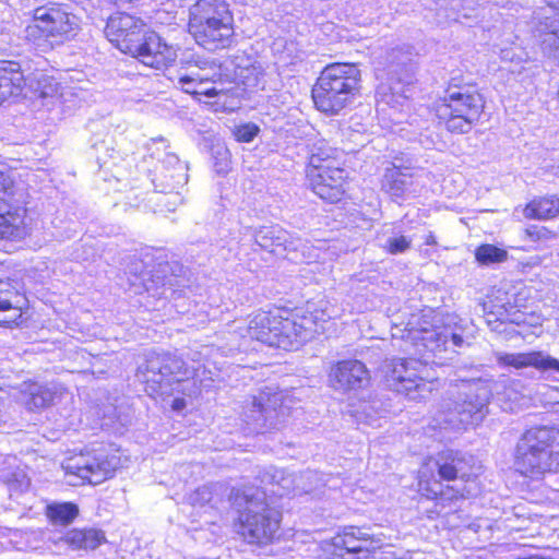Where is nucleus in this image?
Returning a JSON list of instances; mask_svg holds the SVG:
<instances>
[{
  "label": "nucleus",
  "mask_w": 559,
  "mask_h": 559,
  "mask_svg": "<svg viewBox=\"0 0 559 559\" xmlns=\"http://www.w3.org/2000/svg\"><path fill=\"white\" fill-rule=\"evenodd\" d=\"M26 78L21 63L15 60H0V105L14 103L24 93Z\"/></svg>",
  "instance_id": "nucleus-22"
},
{
  "label": "nucleus",
  "mask_w": 559,
  "mask_h": 559,
  "mask_svg": "<svg viewBox=\"0 0 559 559\" xmlns=\"http://www.w3.org/2000/svg\"><path fill=\"white\" fill-rule=\"evenodd\" d=\"M412 239L406 236L390 237L386 240L385 249L391 254L403 253L411 248Z\"/></svg>",
  "instance_id": "nucleus-38"
},
{
  "label": "nucleus",
  "mask_w": 559,
  "mask_h": 559,
  "mask_svg": "<svg viewBox=\"0 0 559 559\" xmlns=\"http://www.w3.org/2000/svg\"><path fill=\"white\" fill-rule=\"evenodd\" d=\"M182 90L197 100L201 96L219 95L240 97L255 88L259 84V72L252 66L238 68L233 78H218L210 81L201 76L183 75L179 79Z\"/></svg>",
  "instance_id": "nucleus-11"
},
{
  "label": "nucleus",
  "mask_w": 559,
  "mask_h": 559,
  "mask_svg": "<svg viewBox=\"0 0 559 559\" xmlns=\"http://www.w3.org/2000/svg\"><path fill=\"white\" fill-rule=\"evenodd\" d=\"M254 241L261 249L275 252L277 248L297 250L300 240L280 226H264L255 230Z\"/></svg>",
  "instance_id": "nucleus-26"
},
{
  "label": "nucleus",
  "mask_w": 559,
  "mask_h": 559,
  "mask_svg": "<svg viewBox=\"0 0 559 559\" xmlns=\"http://www.w3.org/2000/svg\"><path fill=\"white\" fill-rule=\"evenodd\" d=\"M14 199V186L11 178L0 171V201Z\"/></svg>",
  "instance_id": "nucleus-39"
},
{
  "label": "nucleus",
  "mask_w": 559,
  "mask_h": 559,
  "mask_svg": "<svg viewBox=\"0 0 559 559\" xmlns=\"http://www.w3.org/2000/svg\"><path fill=\"white\" fill-rule=\"evenodd\" d=\"M382 372L390 389L413 401L426 399L435 388V379L430 377L427 364L419 359H388Z\"/></svg>",
  "instance_id": "nucleus-8"
},
{
  "label": "nucleus",
  "mask_w": 559,
  "mask_h": 559,
  "mask_svg": "<svg viewBox=\"0 0 559 559\" xmlns=\"http://www.w3.org/2000/svg\"><path fill=\"white\" fill-rule=\"evenodd\" d=\"M290 400L283 391L265 388L259 395L252 396L243 407V421L253 432L277 429L289 415Z\"/></svg>",
  "instance_id": "nucleus-12"
},
{
  "label": "nucleus",
  "mask_w": 559,
  "mask_h": 559,
  "mask_svg": "<svg viewBox=\"0 0 559 559\" xmlns=\"http://www.w3.org/2000/svg\"><path fill=\"white\" fill-rule=\"evenodd\" d=\"M214 485H204L199 487L190 495L189 500L192 506H205L211 502L214 493Z\"/></svg>",
  "instance_id": "nucleus-37"
},
{
  "label": "nucleus",
  "mask_w": 559,
  "mask_h": 559,
  "mask_svg": "<svg viewBox=\"0 0 559 559\" xmlns=\"http://www.w3.org/2000/svg\"><path fill=\"white\" fill-rule=\"evenodd\" d=\"M559 214V198L543 197L532 200L523 210L528 219H550Z\"/></svg>",
  "instance_id": "nucleus-28"
},
{
  "label": "nucleus",
  "mask_w": 559,
  "mask_h": 559,
  "mask_svg": "<svg viewBox=\"0 0 559 559\" xmlns=\"http://www.w3.org/2000/svg\"><path fill=\"white\" fill-rule=\"evenodd\" d=\"M60 394L56 386L36 382L23 383L20 401L28 411H39L52 405Z\"/></svg>",
  "instance_id": "nucleus-25"
},
{
  "label": "nucleus",
  "mask_w": 559,
  "mask_h": 559,
  "mask_svg": "<svg viewBox=\"0 0 559 559\" xmlns=\"http://www.w3.org/2000/svg\"><path fill=\"white\" fill-rule=\"evenodd\" d=\"M165 163L173 166V169H166L157 178L159 183L156 185V188H159L160 193L170 194L171 201L168 203L177 205L181 202V197L179 192L175 191L188 182V167L176 155H168Z\"/></svg>",
  "instance_id": "nucleus-23"
},
{
  "label": "nucleus",
  "mask_w": 559,
  "mask_h": 559,
  "mask_svg": "<svg viewBox=\"0 0 559 559\" xmlns=\"http://www.w3.org/2000/svg\"><path fill=\"white\" fill-rule=\"evenodd\" d=\"M338 559H377L376 550L381 547V540L360 527H348L343 534L333 538Z\"/></svg>",
  "instance_id": "nucleus-17"
},
{
  "label": "nucleus",
  "mask_w": 559,
  "mask_h": 559,
  "mask_svg": "<svg viewBox=\"0 0 559 559\" xmlns=\"http://www.w3.org/2000/svg\"><path fill=\"white\" fill-rule=\"evenodd\" d=\"M323 111L326 116H333L338 114V110H336L335 107L333 106L325 107Z\"/></svg>",
  "instance_id": "nucleus-42"
},
{
  "label": "nucleus",
  "mask_w": 559,
  "mask_h": 559,
  "mask_svg": "<svg viewBox=\"0 0 559 559\" xmlns=\"http://www.w3.org/2000/svg\"><path fill=\"white\" fill-rule=\"evenodd\" d=\"M237 504L243 507L239 510L238 534L249 544H269L278 531L281 514L270 507L265 491L247 488L237 498Z\"/></svg>",
  "instance_id": "nucleus-6"
},
{
  "label": "nucleus",
  "mask_w": 559,
  "mask_h": 559,
  "mask_svg": "<svg viewBox=\"0 0 559 559\" xmlns=\"http://www.w3.org/2000/svg\"><path fill=\"white\" fill-rule=\"evenodd\" d=\"M425 243L428 246L437 245L436 236L432 233H429L425 238Z\"/></svg>",
  "instance_id": "nucleus-41"
},
{
  "label": "nucleus",
  "mask_w": 559,
  "mask_h": 559,
  "mask_svg": "<svg viewBox=\"0 0 559 559\" xmlns=\"http://www.w3.org/2000/svg\"><path fill=\"white\" fill-rule=\"evenodd\" d=\"M214 157L218 159L215 163V168L217 173H225L228 169V150L224 146H217L214 151Z\"/></svg>",
  "instance_id": "nucleus-40"
},
{
  "label": "nucleus",
  "mask_w": 559,
  "mask_h": 559,
  "mask_svg": "<svg viewBox=\"0 0 559 559\" xmlns=\"http://www.w3.org/2000/svg\"><path fill=\"white\" fill-rule=\"evenodd\" d=\"M328 165H338L337 150L325 140H318L311 144L307 170H319Z\"/></svg>",
  "instance_id": "nucleus-29"
},
{
  "label": "nucleus",
  "mask_w": 559,
  "mask_h": 559,
  "mask_svg": "<svg viewBox=\"0 0 559 559\" xmlns=\"http://www.w3.org/2000/svg\"><path fill=\"white\" fill-rule=\"evenodd\" d=\"M148 29L142 17L117 11L107 19L104 33L119 51L130 56Z\"/></svg>",
  "instance_id": "nucleus-14"
},
{
  "label": "nucleus",
  "mask_w": 559,
  "mask_h": 559,
  "mask_svg": "<svg viewBox=\"0 0 559 559\" xmlns=\"http://www.w3.org/2000/svg\"><path fill=\"white\" fill-rule=\"evenodd\" d=\"M78 514V506L71 502L51 503L46 509V515L52 524L68 525Z\"/></svg>",
  "instance_id": "nucleus-33"
},
{
  "label": "nucleus",
  "mask_w": 559,
  "mask_h": 559,
  "mask_svg": "<svg viewBox=\"0 0 559 559\" xmlns=\"http://www.w3.org/2000/svg\"><path fill=\"white\" fill-rule=\"evenodd\" d=\"M130 57L136 59L144 67L166 70L176 63L178 53L174 45L150 28Z\"/></svg>",
  "instance_id": "nucleus-15"
},
{
  "label": "nucleus",
  "mask_w": 559,
  "mask_h": 559,
  "mask_svg": "<svg viewBox=\"0 0 559 559\" xmlns=\"http://www.w3.org/2000/svg\"><path fill=\"white\" fill-rule=\"evenodd\" d=\"M173 406H174V408H177V409L182 407L183 406V400L175 399Z\"/></svg>",
  "instance_id": "nucleus-44"
},
{
  "label": "nucleus",
  "mask_w": 559,
  "mask_h": 559,
  "mask_svg": "<svg viewBox=\"0 0 559 559\" xmlns=\"http://www.w3.org/2000/svg\"><path fill=\"white\" fill-rule=\"evenodd\" d=\"M210 350L209 346H203L202 352L191 353L190 359L199 364L192 368H188L175 354L150 353L139 366L136 376L145 384L146 393L154 399L169 396L175 392L197 394L214 381V373L204 362L200 364Z\"/></svg>",
  "instance_id": "nucleus-2"
},
{
  "label": "nucleus",
  "mask_w": 559,
  "mask_h": 559,
  "mask_svg": "<svg viewBox=\"0 0 559 559\" xmlns=\"http://www.w3.org/2000/svg\"><path fill=\"white\" fill-rule=\"evenodd\" d=\"M260 129L252 122L236 124L231 128V133L236 141L249 143L258 135Z\"/></svg>",
  "instance_id": "nucleus-35"
},
{
  "label": "nucleus",
  "mask_w": 559,
  "mask_h": 559,
  "mask_svg": "<svg viewBox=\"0 0 559 559\" xmlns=\"http://www.w3.org/2000/svg\"><path fill=\"white\" fill-rule=\"evenodd\" d=\"M26 299L9 280H0V325L19 326L23 320Z\"/></svg>",
  "instance_id": "nucleus-21"
},
{
  "label": "nucleus",
  "mask_w": 559,
  "mask_h": 559,
  "mask_svg": "<svg viewBox=\"0 0 559 559\" xmlns=\"http://www.w3.org/2000/svg\"><path fill=\"white\" fill-rule=\"evenodd\" d=\"M80 31V20L68 4L47 2L31 11L23 39L36 50L48 52L74 40Z\"/></svg>",
  "instance_id": "nucleus-4"
},
{
  "label": "nucleus",
  "mask_w": 559,
  "mask_h": 559,
  "mask_svg": "<svg viewBox=\"0 0 559 559\" xmlns=\"http://www.w3.org/2000/svg\"><path fill=\"white\" fill-rule=\"evenodd\" d=\"M548 7L559 10V0H544Z\"/></svg>",
  "instance_id": "nucleus-43"
},
{
  "label": "nucleus",
  "mask_w": 559,
  "mask_h": 559,
  "mask_svg": "<svg viewBox=\"0 0 559 559\" xmlns=\"http://www.w3.org/2000/svg\"><path fill=\"white\" fill-rule=\"evenodd\" d=\"M496 361L501 368L523 369L533 367L550 376H559V360L544 352L495 353Z\"/></svg>",
  "instance_id": "nucleus-20"
},
{
  "label": "nucleus",
  "mask_w": 559,
  "mask_h": 559,
  "mask_svg": "<svg viewBox=\"0 0 559 559\" xmlns=\"http://www.w3.org/2000/svg\"><path fill=\"white\" fill-rule=\"evenodd\" d=\"M283 310L258 311L252 314L247 325L237 324L241 337L257 340L272 347L285 350L298 349L314 335L324 332L325 324L337 317L334 307L328 301L318 305L308 304L304 314L283 317Z\"/></svg>",
  "instance_id": "nucleus-1"
},
{
  "label": "nucleus",
  "mask_w": 559,
  "mask_h": 559,
  "mask_svg": "<svg viewBox=\"0 0 559 559\" xmlns=\"http://www.w3.org/2000/svg\"><path fill=\"white\" fill-rule=\"evenodd\" d=\"M120 465V459L103 451L80 453L64 461L62 467L69 477L68 483L98 485L114 476Z\"/></svg>",
  "instance_id": "nucleus-13"
},
{
  "label": "nucleus",
  "mask_w": 559,
  "mask_h": 559,
  "mask_svg": "<svg viewBox=\"0 0 559 559\" xmlns=\"http://www.w3.org/2000/svg\"><path fill=\"white\" fill-rule=\"evenodd\" d=\"M361 73L355 63L332 62L326 64L311 88L314 105L331 104L340 96L353 97L361 88Z\"/></svg>",
  "instance_id": "nucleus-10"
},
{
  "label": "nucleus",
  "mask_w": 559,
  "mask_h": 559,
  "mask_svg": "<svg viewBox=\"0 0 559 559\" xmlns=\"http://www.w3.org/2000/svg\"><path fill=\"white\" fill-rule=\"evenodd\" d=\"M413 176L399 168L386 171L383 187L395 199L405 198L412 193Z\"/></svg>",
  "instance_id": "nucleus-31"
},
{
  "label": "nucleus",
  "mask_w": 559,
  "mask_h": 559,
  "mask_svg": "<svg viewBox=\"0 0 559 559\" xmlns=\"http://www.w3.org/2000/svg\"><path fill=\"white\" fill-rule=\"evenodd\" d=\"M467 98H468V100H469V103H468L467 105H473V103L475 102V100L473 99V97H472L471 95H467Z\"/></svg>",
  "instance_id": "nucleus-46"
},
{
  "label": "nucleus",
  "mask_w": 559,
  "mask_h": 559,
  "mask_svg": "<svg viewBox=\"0 0 559 559\" xmlns=\"http://www.w3.org/2000/svg\"><path fill=\"white\" fill-rule=\"evenodd\" d=\"M453 400L448 405L449 424L478 426L488 414L490 390L480 379L460 380L454 384Z\"/></svg>",
  "instance_id": "nucleus-9"
},
{
  "label": "nucleus",
  "mask_w": 559,
  "mask_h": 559,
  "mask_svg": "<svg viewBox=\"0 0 559 559\" xmlns=\"http://www.w3.org/2000/svg\"><path fill=\"white\" fill-rule=\"evenodd\" d=\"M508 252L504 249L493 245H481L475 250V259L479 264L489 265L506 261Z\"/></svg>",
  "instance_id": "nucleus-34"
},
{
  "label": "nucleus",
  "mask_w": 559,
  "mask_h": 559,
  "mask_svg": "<svg viewBox=\"0 0 559 559\" xmlns=\"http://www.w3.org/2000/svg\"><path fill=\"white\" fill-rule=\"evenodd\" d=\"M14 199L0 201V240H20L25 234L24 210L13 204Z\"/></svg>",
  "instance_id": "nucleus-24"
},
{
  "label": "nucleus",
  "mask_w": 559,
  "mask_h": 559,
  "mask_svg": "<svg viewBox=\"0 0 559 559\" xmlns=\"http://www.w3.org/2000/svg\"><path fill=\"white\" fill-rule=\"evenodd\" d=\"M307 178L311 190L324 201L338 202L345 193L346 171L338 165L307 170Z\"/></svg>",
  "instance_id": "nucleus-18"
},
{
  "label": "nucleus",
  "mask_w": 559,
  "mask_h": 559,
  "mask_svg": "<svg viewBox=\"0 0 559 559\" xmlns=\"http://www.w3.org/2000/svg\"><path fill=\"white\" fill-rule=\"evenodd\" d=\"M187 32L210 51L229 50L238 43L234 11L226 0H197L189 9Z\"/></svg>",
  "instance_id": "nucleus-3"
},
{
  "label": "nucleus",
  "mask_w": 559,
  "mask_h": 559,
  "mask_svg": "<svg viewBox=\"0 0 559 559\" xmlns=\"http://www.w3.org/2000/svg\"><path fill=\"white\" fill-rule=\"evenodd\" d=\"M514 467L520 474L540 479L559 471V429L538 426L527 429L519 439Z\"/></svg>",
  "instance_id": "nucleus-5"
},
{
  "label": "nucleus",
  "mask_w": 559,
  "mask_h": 559,
  "mask_svg": "<svg viewBox=\"0 0 559 559\" xmlns=\"http://www.w3.org/2000/svg\"><path fill=\"white\" fill-rule=\"evenodd\" d=\"M452 100H462L463 95L461 93H455L450 96Z\"/></svg>",
  "instance_id": "nucleus-45"
},
{
  "label": "nucleus",
  "mask_w": 559,
  "mask_h": 559,
  "mask_svg": "<svg viewBox=\"0 0 559 559\" xmlns=\"http://www.w3.org/2000/svg\"><path fill=\"white\" fill-rule=\"evenodd\" d=\"M369 371L357 359H345L333 364L328 380L335 391L347 392L362 388L369 382Z\"/></svg>",
  "instance_id": "nucleus-19"
},
{
  "label": "nucleus",
  "mask_w": 559,
  "mask_h": 559,
  "mask_svg": "<svg viewBox=\"0 0 559 559\" xmlns=\"http://www.w3.org/2000/svg\"><path fill=\"white\" fill-rule=\"evenodd\" d=\"M526 238L533 242L547 243L557 238L556 233L544 226H530L525 229Z\"/></svg>",
  "instance_id": "nucleus-36"
},
{
  "label": "nucleus",
  "mask_w": 559,
  "mask_h": 559,
  "mask_svg": "<svg viewBox=\"0 0 559 559\" xmlns=\"http://www.w3.org/2000/svg\"><path fill=\"white\" fill-rule=\"evenodd\" d=\"M261 480L264 484L277 486V489H272L271 492L280 497L288 495L296 489V477L276 467L266 469Z\"/></svg>",
  "instance_id": "nucleus-32"
},
{
  "label": "nucleus",
  "mask_w": 559,
  "mask_h": 559,
  "mask_svg": "<svg viewBox=\"0 0 559 559\" xmlns=\"http://www.w3.org/2000/svg\"><path fill=\"white\" fill-rule=\"evenodd\" d=\"M408 325L412 326L406 329L401 338L406 344H412L415 347V353L421 356H424L425 352H430L435 355L447 352L449 344H451L454 349L462 347L465 343L461 335L450 333L447 329L417 328L412 322H409Z\"/></svg>",
  "instance_id": "nucleus-16"
},
{
  "label": "nucleus",
  "mask_w": 559,
  "mask_h": 559,
  "mask_svg": "<svg viewBox=\"0 0 559 559\" xmlns=\"http://www.w3.org/2000/svg\"><path fill=\"white\" fill-rule=\"evenodd\" d=\"M478 107H455L445 120L447 129L451 132L466 133L478 120L480 112Z\"/></svg>",
  "instance_id": "nucleus-30"
},
{
  "label": "nucleus",
  "mask_w": 559,
  "mask_h": 559,
  "mask_svg": "<svg viewBox=\"0 0 559 559\" xmlns=\"http://www.w3.org/2000/svg\"><path fill=\"white\" fill-rule=\"evenodd\" d=\"M60 542L67 544L72 550H95L106 542L105 533L96 528H74L67 532Z\"/></svg>",
  "instance_id": "nucleus-27"
},
{
  "label": "nucleus",
  "mask_w": 559,
  "mask_h": 559,
  "mask_svg": "<svg viewBox=\"0 0 559 559\" xmlns=\"http://www.w3.org/2000/svg\"><path fill=\"white\" fill-rule=\"evenodd\" d=\"M479 471L480 466L476 465L472 455L447 450L421 466L419 469V487L437 496L439 490L436 487L439 485V480L461 479L468 485L455 489L456 497L468 498L473 495L474 488H472V485Z\"/></svg>",
  "instance_id": "nucleus-7"
}]
</instances>
